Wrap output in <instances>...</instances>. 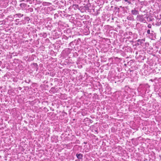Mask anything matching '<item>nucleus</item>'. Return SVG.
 Here are the masks:
<instances>
[{"label": "nucleus", "mask_w": 161, "mask_h": 161, "mask_svg": "<svg viewBox=\"0 0 161 161\" xmlns=\"http://www.w3.org/2000/svg\"><path fill=\"white\" fill-rule=\"evenodd\" d=\"M148 27L149 28H151V25H148Z\"/></svg>", "instance_id": "39448f33"}, {"label": "nucleus", "mask_w": 161, "mask_h": 161, "mask_svg": "<svg viewBox=\"0 0 161 161\" xmlns=\"http://www.w3.org/2000/svg\"><path fill=\"white\" fill-rule=\"evenodd\" d=\"M75 6L76 7V8H78V5H75Z\"/></svg>", "instance_id": "423d86ee"}, {"label": "nucleus", "mask_w": 161, "mask_h": 161, "mask_svg": "<svg viewBox=\"0 0 161 161\" xmlns=\"http://www.w3.org/2000/svg\"><path fill=\"white\" fill-rule=\"evenodd\" d=\"M147 33L148 34H150V30H147Z\"/></svg>", "instance_id": "20e7f679"}, {"label": "nucleus", "mask_w": 161, "mask_h": 161, "mask_svg": "<svg viewBox=\"0 0 161 161\" xmlns=\"http://www.w3.org/2000/svg\"><path fill=\"white\" fill-rule=\"evenodd\" d=\"M19 14L20 15V16H21V14Z\"/></svg>", "instance_id": "0eeeda50"}, {"label": "nucleus", "mask_w": 161, "mask_h": 161, "mask_svg": "<svg viewBox=\"0 0 161 161\" xmlns=\"http://www.w3.org/2000/svg\"><path fill=\"white\" fill-rule=\"evenodd\" d=\"M23 16V14H22V15H21V16Z\"/></svg>", "instance_id": "6e6552de"}, {"label": "nucleus", "mask_w": 161, "mask_h": 161, "mask_svg": "<svg viewBox=\"0 0 161 161\" xmlns=\"http://www.w3.org/2000/svg\"><path fill=\"white\" fill-rule=\"evenodd\" d=\"M76 156L78 159H81L82 158V155L80 153V154H77Z\"/></svg>", "instance_id": "f03ea898"}, {"label": "nucleus", "mask_w": 161, "mask_h": 161, "mask_svg": "<svg viewBox=\"0 0 161 161\" xmlns=\"http://www.w3.org/2000/svg\"><path fill=\"white\" fill-rule=\"evenodd\" d=\"M125 1L126 2H128L129 4H130L131 2L130 1H129V0H125Z\"/></svg>", "instance_id": "7ed1b4c3"}, {"label": "nucleus", "mask_w": 161, "mask_h": 161, "mask_svg": "<svg viewBox=\"0 0 161 161\" xmlns=\"http://www.w3.org/2000/svg\"><path fill=\"white\" fill-rule=\"evenodd\" d=\"M131 13L135 15L137 14L138 13V11L135 9L132 10L131 11Z\"/></svg>", "instance_id": "f257e3e1"}]
</instances>
